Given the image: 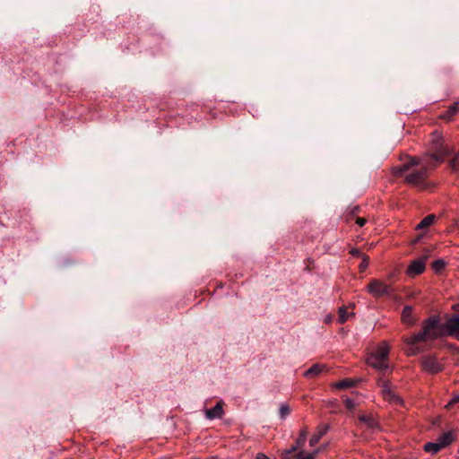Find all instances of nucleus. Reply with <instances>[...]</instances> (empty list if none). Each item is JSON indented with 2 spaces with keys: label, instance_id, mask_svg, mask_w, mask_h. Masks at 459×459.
Here are the masks:
<instances>
[{
  "label": "nucleus",
  "instance_id": "obj_1",
  "mask_svg": "<svg viewBox=\"0 0 459 459\" xmlns=\"http://www.w3.org/2000/svg\"><path fill=\"white\" fill-rule=\"evenodd\" d=\"M442 328L446 331L449 336L459 340V314L452 315L443 326L438 316H429L425 319L422 323V329L418 333L403 338V342L407 346V354L414 356L421 352V349L417 344L429 340H436L442 336Z\"/></svg>",
  "mask_w": 459,
  "mask_h": 459
},
{
  "label": "nucleus",
  "instance_id": "obj_2",
  "mask_svg": "<svg viewBox=\"0 0 459 459\" xmlns=\"http://www.w3.org/2000/svg\"><path fill=\"white\" fill-rule=\"evenodd\" d=\"M435 152L429 154L422 161L417 158H410L409 160L400 167L394 169V174L396 177H403L405 172H408L405 177V181L413 186L422 185L426 178L429 177V169L435 168L437 164L442 162L449 153L446 147L443 146L438 141L434 146Z\"/></svg>",
  "mask_w": 459,
  "mask_h": 459
},
{
  "label": "nucleus",
  "instance_id": "obj_3",
  "mask_svg": "<svg viewBox=\"0 0 459 459\" xmlns=\"http://www.w3.org/2000/svg\"><path fill=\"white\" fill-rule=\"evenodd\" d=\"M368 290L376 298H381L384 296L391 297L393 292L394 291L391 284H386L382 281L376 279L372 280L369 282Z\"/></svg>",
  "mask_w": 459,
  "mask_h": 459
},
{
  "label": "nucleus",
  "instance_id": "obj_4",
  "mask_svg": "<svg viewBox=\"0 0 459 459\" xmlns=\"http://www.w3.org/2000/svg\"><path fill=\"white\" fill-rule=\"evenodd\" d=\"M420 364L423 370L430 374H437L444 368L443 365L438 362L434 356H424L420 359Z\"/></svg>",
  "mask_w": 459,
  "mask_h": 459
},
{
  "label": "nucleus",
  "instance_id": "obj_5",
  "mask_svg": "<svg viewBox=\"0 0 459 459\" xmlns=\"http://www.w3.org/2000/svg\"><path fill=\"white\" fill-rule=\"evenodd\" d=\"M429 256V255L427 254L418 259L413 260L407 268V274L412 277L421 274L425 271V262Z\"/></svg>",
  "mask_w": 459,
  "mask_h": 459
},
{
  "label": "nucleus",
  "instance_id": "obj_6",
  "mask_svg": "<svg viewBox=\"0 0 459 459\" xmlns=\"http://www.w3.org/2000/svg\"><path fill=\"white\" fill-rule=\"evenodd\" d=\"M367 362L368 365H370L373 368H375L376 369H377L383 375L385 373V371L389 368L387 359H382V358L381 359L377 358V356L372 355V354L368 358Z\"/></svg>",
  "mask_w": 459,
  "mask_h": 459
},
{
  "label": "nucleus",
  "instance_id": "obj_7",
  "mask_svg": "<svg viewBox=\"0 0 459 459\" xmlns=\"http://www.w3.org/2000/svg\"><path fill=\"white\" fill-rule=\"evenodd\" d=\"M223 405H224V403H223V401L221 400L216 403V405L213 408L206 409L205 410L206 418L209 420L221 419L224 414Z\"/></svg>",
  "mask_w": 459,
  "mask_h": 459
},
{
  "label": "nucleus",
  "instance_id": "obj_8",
  "mask_svg": "<svg viewBox=\"0 0 459 459\" xmlns=\"http://www.w3.org/2000/svg\"><path fill=\"white\" fill-rule=\"evenodd\" d=\"M402 321L403 324L408 325H413L416 323V319L412 315V307L405 306L402 312Z\"/></svg>",
  "mask_w": 459,
  "mask_h": 459
},
{
  "label": "nucleus",
  "instance_id": "obj_9",
  "mask_svg": "<svg viewBox=\"0 0 459 459\" xmlns=\"http://www.w3.org/2000/svg\"><path fill=\"white\" fill-rule=\"evenodd\" d=\"M455 437L452 431L446 432L442 434L437 439V442L442 448L447 447L455 441Z\"/></svg>",
  "mask_w": 459,
  "mask_h": 459
},
{
  "label": "nucleus",
  "instance_id": "obj_10",
  "mask_svg": "<svg viewBox=\"0 0 459 459\" xmlns=\"http://www.w3.org/2000/svg\"><path fill=\"white\" fill-rule=\"evenodd\" d=\"M385 389L382 390V394L384 395V398L391 403H401L402 400L401 398L396 395L391 389L390 386L387 384H385Z\"/></svg>",
  "mask_w": 459,
  "mask_h": 459
},
{
  "label": "nucleus",
  "instance_id": "obj_11",
  "mask_svg": "<svg viewBox=\"0 0 459 459\" xmlns=\"http://www.w3.org/2000/svg\"><path fill=\"white\" fill-rule=\"evenodd\" d=\"M325 369V365L318 363L313 364L307 370L304 372V376L308 378L316 377Z\"/></svg>",
  "mask_w": 459,
  "mask_h": 459
},
{
  "label": "nucleus",
  "instance_id": "obj_12",
  "mask_svg": "<svg viewBox=\"0 0 459 459\" xmlns=\"http://www.w3.org/2000/svg\"><path fill=\"white\" fill-rule=\"evenodd\" d=\"M459 111V102L451 105L447 110L440 115V118L446 121H451L453 117Z\"/></svg>",
  "mask_w": 459,
  "mask_h": 459
},
{
  "label": "nucleus",
  "instance_id": "obj_13",
  "mask_svg": "<svg viewBox=\"0 0 459 459\" xmlns=\"http://www.w3.org/2000/svg\"><path fill=\"white\" fill-rule=\"evenodd\" d=\"M372 355H375L380 359L382 358V359H388L389 347L385 343H382L377 346V348L376 349V351L374 353H372Z\"/></svg>",
  "mask_w": 459,
  "mask_h": 459
},
{
  "label": "nucleus",
  "instance_id": "obj_14",
  "mask_svg": "<svg viewBox=\"0 0 459 459\" xmlns=\"http://www.w3.org/2000/svg\"><path fill=\"white\" fill-rule=\"evenodd\" d=\"M328 430V427L327 426H324L322 427L317 433L314 434L310 440H309V445L311 446H316L319 441L320 439L322 438L323 436H325Z\"/></svg>",
  "mask_w": 459,
  "mask_h": 459
},
{
  "label": "nucleus",
  "instance_id": "obj_15",
  "mask_svg": "<svg viewBox=\"0 0 459 459\" xmlns=\"http://www.w3.org/2000/svg\"><path fill=\"white\" fill-rule=\"evenodd\" d=\"M436 220V216L434 214H429L425 218L421 220V221L417 225L416 230H422L427 229L430 225L433 224V222Z\"/></svg>",
  "mask_w": 459,
  "mask_h": 459
},
{
  "label": "nucleus",
  "instance_id": "obj_16",
  "mask_svg": "<svg viewBox=\"0 0 459 459\" xmlns=\"http://www.w3.org/2000/svg\"><path fill=\"white\" fill-rule=\"evenodd\" d=\"M355 385V381L345 378L333 384V387L337 389H347Z\"/></svg>",
  "mask_w": 459,
  "mask_h": 459
},
{
  "label": "nucleus",
  "instance_id": "obj_17",
  "mask_svg": "<svg viewBox=\"0 0 459 459\" xmlns=\"http://www.w3.org/2000/svg\"><path fill=\"white\" fill-rule=\"evenodd\" d=\"M299 448H301V446H298L297 443L295 445H292L290 449H286L282 452V459H293V454L296 453Z\"/></svg>",
  "mask_w": 459,
  "mask_h": 459
},
{
  "label": "nucleus",
  "instance_id": "obj_18",
  "mask_svg": "<svg viewBox=\"0 0 459 459\" xmlns=\"http://www.w3.org/2000/svg\"><path fill=\"white\" fill-rule=\"evenodd\" d=\"M443 449L437 442H429L424 445V450L428 453L437 454Z\"/></svg>",
  "mask_w": 459,
  "mask_h": 459
},
{
  "label": "nucleus",
  "instance_id": "obj_19",
  "mask_svg": "<svg viewBox=\"0 0 459 459\" xmlns=\"http://www.w3.org/2000/svg\"><path fill=\"white\" fill-rule=\"evenodd\" d=\"M351 316H354V313H348L346 307H342L339 309L338 321L340 324H344Z\"/></svg>",
  "mask_w": 459,
  "mask_h": 459
},
{
  "label": "nucleus",
  "instance_id": "obj_20",
  "mask_svg": "<svg viewBox=\"0 0 459 459\" xmlns=\"http://www.w3.org/2000/svg\"><path fill=\"white\" fill-rule=\"evenodd\" d=\"M359 420L371 429L377 425L375 420L370 415L361 414L359 416Z\"/></svg>",
  "mask_w": 459,
  "mask_h": 459
},
{
  "label": "nucleus",
  "instance_id": "obj_21",
  "mask_svg": "<svg viewBox=\"0 0 459 459\" xmlns=\"http://www.w3.org/2000/svg\"><path fill=\"white\" fill-rule=\"evenodd\" d=\"M317 453L318 450H316L313 453L300 451L298 454L294 455L293 459H316Z\"/></svg>",
  "mask_w": 459,
  "mask_h": 459
},
{
  "label": "nucleus",
  "instance_id": "obj_22",
  "mask_svg": "<svg viewBox=\"0 0 459 459\" xmlns=\"http://www.w3.org/2000/svg\"><path fill=\"white\" fill-rule=\"evenodd\" d=\"M446 266V262L444 259H437L432 263V268L436 273H441Z\"/></svg>",
  "mask_w": 459,
  "mask_h": 459
},
{
  "label": "nucleus",
  "instance_id": "obj_23",
  "mask_svg": "<svg viewBox=\"0 0 459 459\" xmlns=\"http://www.w3.org/2000/svg\"><path fill=\"white\" fill-rule=\"evenodd\" d=\"M449 166L450 169L454 173H456L459 175V154H455L450 160H449Z\"/></svg>",
  "mask_w": 459,
  "mask_h": 459
},
{
  "label": "nucleus",
  "instance_id": "obj_24",
  "mask_svg": "<svg viewBox=\"0 0 459 459\" xmlns=\"http://www.w3.org/2000/svg\"><path fill=\"white\" fill-rule=\"evenodd\" d=\"M307 431L306 429H302L300 431V434H299V438L297 439L296 443L298 444V446H300L301 447L304 446L305 445V442L307 440Z\"/></svg>",
  "mask_w": 459,
  "mask_h": 459
},
{
  "label": "nucleus",
  "instance_id": "obj_25",
  "mask_svg": "<svg viewBox=\"0 0 459 459\" xmlns=\"http://www.w3.org/2000/svg\"><path fill=\"white\" fill-rule=\"evenodd\" d=\"M290 413V408L288 405H281L279 410V414L281 419H285Z\"/></svg>",
  "mask_w": 459,
  "mask_h": 459
},
{
  "label": "nucleus",
  "instance_id": "obj_26",
  "mask_svg": "<svg viewBox=\"0 0 459 459\" xmlns=\"http://www.w3.org/2000/svg\"><path fill=\"white\" fill-rule=\"evenodd\" d=\"M344 404H345L346 409L351 411H352L355 409L356 405H357L356 403L352 399H351L349 397H346L344 399Z\"/></svg>",
  "mask_w": 459,
  "mask_h": 459
},
{
  "label": "nucleus",
  "instance_id": "obj_27",
  "mask_svg": "<svg viewBox=\"0 0 459 459\" xmlns=\"http://www.w3.org/2000/svg\"><path fill=\"white\" fill-rule=\"evenodd\" d=\"M369 264V257L368 255H363L362 262L359 264V269L364 271Z\"/></svg>",
  "mask_w": 459,
  "mask_h": 459
},
{
  "label": "nucleus",
  "instance_id": "obj_28",
  "mask_svg": "<svg viewBox=\"0 0 459 459\" xmlns=\"http://www.w3.org/2000/svg\"><path fill=\"white\" fill-rule=\"evenodd\" d=\"M351 254L353 255V256H356V257H361L363 258V255H366L365 254H363L360 250L357 249V248H354L351 251Z\"/></svg>",
  "mask_w": 459,
  "mask_h": 459
},
{
  "label": "nucleus",
  "instance_id": "obj_29",
  "mask_svg": "<svg viewBox=\"0 0 459 459\" xmlns=\"http://www.w3.org/2000/svg\"><path fill=\"white\" fill-rule=\"evenodd\" d=\"M385 376V374L383 375ZM385 384H387L389 385V383L387 380L384 378V377H379L378 379V385L382 387V390L385 389Z\"/></svg>",
  "mask_w": 459,
  "mask_h": 459
},
{
  "label": "nucleus",
  "instance_id": "obj_30",
  "mask_svg": "<svg viewBox=\"0 0 459 459\" xmlns=\"http://www.w3.org/2000/svg\"><path fill=\"white\" fill-rule=\"evenodd\" d=\"M367 222V220L365 218H357L356 220V223L359 226V227H363Z\"/></svg>",
  "mask_w": 459,
  "mask_h": 459
},
{
  "label": "nucleus",
  "instance_id": "obj_31",
  "mask_svg": "<svg viewBox=\"0 0 459 459\" xmlns=\"http://www.w3.org/2000/svg\"><path fill=\"white\" fill-rule=\"evenodd\" d=\"M256 459H270V458L263 453H258L256 455Z\"/></svg>",
  "mask_w": 459,
  "mask_h": 459
},
{
  "label": "nucleus",
  "instance_id": "obj_32",
  "mask_svg": "<svg viewBox=\"0 0 459 459\" xmlns=\"http://www.w3.org/2000/svg\"><path fill=\"white\" fill-rule=\"evenodd\" d=\"M457 403H459V395H455L449 404H454Z\"/></svg>",
  "mask_w": 459,
  "mask_h": 459
}]
</instances>
